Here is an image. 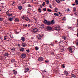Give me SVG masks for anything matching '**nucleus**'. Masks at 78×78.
Returning <instances> with one entry per match:
<instances>
[{
  "label": "nucleus",
  "mask_w": 78,
  "mask_h": 78,
  "mask_svg": "<svg viewBox=\"0 0 78 78\" xmlns=\"http://www.w3.org/2000/svg\"><path fill=\"white\" fill-rule=\"evenodd\" d=\"M45 2H43V3L42 4V5L44 6V5H45Z\"/></svg>",
  "instance_id": "42"
},
{
  "label": "nucleus",
  "mask_w": 78,
  "mask_h": 78,
  "mask_svg": "<svg viewBox=\"0 0 78 78\" xmlns=\"http://www.w3.org/2000/svg\"><path fill=\"white\" fill-rule=\"evenodd\" d=\"M62 20H66V18H65V17H64L62 19Z\"/></svg>",
  "instance_id": "41"
},
{
  "label": "nucleus",
  "mask_w": 78,
  "mask_h": 78,
  "mask_svg": "<svg viewBox=\"0 0 78 78\" xmlns=\"http://www.w3.org/2000/svg\"><path fill=\"white\" fill-rule=\"evenodd\" d=\"M62 39H64L65 40H66V39H67L66 37L65 36H62Z\"/></svg>",
  "instance_id": "14"
},
{
  "label": "nucleus",
  "mask_w": 78,
  "mask_h": 78,
  "mask_svg": "<svg viewBox=\"0 0 78 78\" xmlns=\"http://www.w3.org/2000/svg\"><path fill=\"white\" fill-rule=\"evenodd\" d=\"M19 10H21L22 9V6L21 5L19 6L18 7Z\"/></svg>",
  "instance_id": "12"
},
{
  "label": "nucleus",
  "mask_w": 78,
  "mask_h": 78,
  "mask_svg": "<svg viewBox=\"0 0 78 78\" xmlns=\"http://www.w3.org/2000/svg\"><path fill=\"white\" fill-rule=\"evenodd\" d=\"M6 14L8 16H12V14H11L10 15V14H9V12L8 11H7L6 12Z\"/></svg>",
  "instance_id": "9"
},
{
  "label": "nucleus",
  "mask_w": 78,
  "mask_h": 78,
  "mask_svg": "<svg viewBox=\"0 0 78 78\" xmlns=\"http://www.w3.org/2000/svg\"><path fill=\"white\" fill-rule=\"evenodd\" d=\"M46 29L48 31H51L53 30V28L51 27L50 26H48Z\"/></svg>",
  "instance_id": "3"
},
{
  "label": "nucleus",
  "mask_w": 78,
  "mask_h": 78,
  "mask_svg": "<svg viewBox=\"0 0 78 78\" xmlns=\"http://www.w3.org/2000/svg\"><path fill=\"white\" fill-rule=\"evenodd\" d=\"M55 1L57 3H61V1L59 0H55Z\"/></svg>",
  "instance_id": "25"
},
{
  "label": "nucleus",
  "mask_w": 78,
  "mask_h": 78,
  "mask_svg": "<svg viewBox=\"0 0 78 78\" xmlns=\"http://www.w3.org/2000/svg\"><path fill=\"white\" fill-rule=\"evenodd\" d=\"M48 22V21L46 20H44V23H45V24H47Z\"/></svg>",
  "instance_id": "16"
},
{
  "label": "nucleus",
  "mask_w": 78,
  "mask_h": 78,
  "mask_svg": "<svg viewBox=\"0 0 78 78\" xmlns=\"http://www.w3.org/2000/svg\"><path fill=\"white\" fill-rule=\"evenodd\" d=\"M6 36H4V40H6V39H7L6 38Z\"/></svg>",
  "instance_id": "40"
},
{
  "label": "nucleus",
  "mask_w": 78,
  "mask_h": 78,
  "mask_svg": "<svg viewBox=\"0 0 78 78\" xmlns=\"http://www.w3.org/2000/svg\"><path fill=\"white\" fill-rule=\"evenodd\" d=\"M41 8H42V5H40Z\"/></svg>",
  "instance_id": "54"
},
{
  "label": "nucleus",
  "mask_w": 78,
  "mask_h": 78,
  "mask_svg": "<svg viewBox=\"0 0 78 78\" xmlns=\"http://www.w3.org/2000/svg\"><path fill=\"white\" fill-rule=\"evenodd\" d=\"M24 50V48H21L20 50V51H23Z\"/></svg>",
  "instance_id": "17"
},
{
  "label": "nucleus",
  "mask_w": 78,
  "mask_h": 78,
  "mask_svg": "<svg viewBox=\"0 0 78 78\" xmlns=\"http://www.w3.org/2000/svg\"><path fill=\"white\" fill-rule=\"evenodd\" d=\"M60 28L61 27L59 26H57L55 28V30H56L57 31H59L60 30Z\"/></svg>",
  "instance_id": "1"
},
{
  "label": "nucleus",
  "mask_w": 78,
  "mask_h": 78,
  "mask_svg": "<svg viewBox=\"0 0 78 78\" xmlns=\"http://www.w3.org/2000/svg\"><path fill=\"white\" fill-rule=\"evenodd\" d=\"M38 11H39V12H42V10H41V9L40 8H39L38 9Z\"/></svg>",
  "instance_id": "28"
},
{
  "label": "nucleus",
  "mask_w": 78,
  "mask_h": 78,
  "mask_svg": "<svg viewBox=\"0 0 78 78\" xmlns=\"http://www.w3.org/2000/svg\"><path fill=\"white\" fill-rule=\"evenodd\" d=\"M55 43H57V42H58V41H55Z\"/></svg>",
  "instance_id": "62"
},
{
  "label": "nucleus",
  "mask_w": 78,
  "mask_h": 78,
  "mask_svg": "<svg viewBox=\"0 0 78 78\" xmlns=\"http://www.w3.org/2000/svg\"><path fill=\"white\" fill-rule=\"evenodd\" d=\"M40 28H44V24H41Z\"/></svg>",
  "instance_id": "19"
},
{
  "label": "nucleus",
  "mask_w": 78,
  "mask_h": 78,
  "mask_svg": "<svg viewBox=\"0 0 78 78\" xmlns=\"http://www.w3.org/2000/svg\"><path fill=\"white\" fill-rule=\"evenodd\" d=\"M75 14L76 16H77V14L78 13H75Z\"/></svg>",
  "instance_id": "59"
},
{
  "label": "nucleus",
  "mask_w": 78,
  "mask_h": 78,
  "mask_svg": "<svg viewBox=\"0 0 78 78\" xmlns=\"http://www.w3.org/2000/svg\"><path fill=\"white\" fill-rule=\"evenodd\" d=\"M50 45H51V46H53V45H54L53 44V43H51V44H50Z\"/></svg>",
  "instance_id": "51"
},
{
  "label": "nucleus",
  "mask_w": 78,
  "mask_h": 78,
  "mask_svg": "<svg viewBox=\"0 0 78 78\" xmlns=\"http://www.w3.org/2000/svg\"><path fill=\"white\" fill-rule=\"evenodd\" d=\"M61 50L62 51H61V52H62V51H64V49L63 48L62 49H61Z\"/></svg>",
  "instance_id": "45"
},
{
  "label": "nucleus",
  "mask_w": 78,
  "mask_h": 78,
  "mask_svg": "<svg viewBox=\"0 0 78 78\" xmlns=\"http://www.w3.org/2000/svg\"><path fill=\"white\" fill-rule=\"evenodd\" d=\"M12 50H15V48H12V49H11Z\"/></svg>",
  "instance_id": "49"
},
{
  "label": "nucleus",
  "mask_w": 78,
  "mask_h": 78,
  "mask_svg": "<svg viewBox=\"0 0 78 78\" xmlns=\"http://www.w3.org/2000/svg\"><path fill=\"white\" fill-rule=\"evenodd\" d=\"M75 4H73L72 5L73 6H75Z\"/></svg>",
  "instance_id": "58"
},
{
  "label": "nucleus",
  "mask_w": 78,
  "mask_h": 78,
  "mask_svg": "<svg viewBox=\"0 0 78 78\" xmlns=\"http://www.w3.org/2000/svg\"><path fill=\"white\" fill-rule=\"evenodd\" d=\"M27 19L28 20L29 22H30V21H31V20H30V19H29V18H28V17H27Z\"/></svg>",
  "instance_id": "38"
},
{
  "label": "nucleus",
  "mask_w": 78,
  "mask_h": 78,
  "mask_svg": "<svg viewBox=\"0 0 78 78\" xmlns=\"http://www.w3.org/2000/svg\"><path fill=\"white\" fill-rule=\"evenodd\" d=\"M38 60L40 62H41V61H42L43 60H44V58L42 57H40L38 58Z\"/></svg>",
  "instance_id": "2"
},
{
  "label": "nucleus",
  "mask_w": 78,
  "mask_h": 78,
  "mask_svg": "<svg viewBox=\"0 0 78 78\" xmlns=\"http://www.w3.org/2000/svg\"><path fill=\"white\" fill-rule=\"evenodd\" d=\"M71 78H76V76L74 74H72L71 75Z\"/></svg>",
  "instance_id": "7"
},
{
  "label": "nucleus",
  "mask_w": 78,
  "mask_h": 78,
  "mask_svg": "<svg viewBox=\"0 0 78 78\" xmlns=\"http://www.w3.org/2000/svg\"><path fill=\"white\" fill-rule=\"evenodd\" d=\"M4 56H9V54L8 53H6L4 54Z\"/></svg>",
  "instance_id": "21"
},
{
  "label": "nucleus",
  "mask_w": 78,
  "mask_h": 78,
  "mask_svg": "<svg viewBox=\"0 0 78 78\" xmlns=\"http://www.w3.org/2000/svg\"><path fill=\"white\" fill-rule=\"evenodd\" d=\"M26 51H27V53H30V49L26 50Z\"/></svg>",
  "instance_id": "37"
},
{
  "label": "nucleus",
  "mask_w": 78,
  "mask_h": 78,
  "mask_svg": "<svg viewBox=\"0 0 78 78\" xmlns=\"http://www.w3.org/2000/svg\"><path fill=\"white\" fill-rule=\"evenodd\" d=\"M66 10H67V11H68V12L70 11V10L69 9V8H67V9H66Z\"/></svg>",
  "instance_id": "46"
},
{
  "label": "nucleus",
  "mask_w": 78,
  "mask_h": 78,
  "mask_svg": "<svg viewBox=\"0 0 78 78\" xmlns=\"http://www.w3.org/2000/svg\"><path fill=\"white\" fill-rule=\"evenodd\" d=\"M1 15H0V22H2L3 20V19L2 18L0 17Z\"/></svg>",
  "instance_id": "22"
},
{
  "label": "nucleus",
  "mask_w": 78,
  "mask_h": 78,
  "mask_svg": "<svg viewBox=\"0 0 78 78\" xmlns=\"http://www.w3.org/2000/svg\"><path fill=\"white\" fill-rule=\"evenodd\" d=\"M25 20L26 21H28V20H27V19L25 18Z\"/></svg>",
  "instance_id": "57"
},
{
  "label": "nucleus",
  "mask_w": 78,
  "mask_h": 78,
  "mask_svg": "<svg viewBox=\"0 0 78 78\" xmlns=\"http://www.w3.org/2000/svg\"><path fill=\"white\" fill-rule=\"evenodd\" d=\"M49 8H51V9H52V8H53V7H51V4L49 5Z\"/></svg>",
  "instance_id": "36"
},
{
  "label": "nucleus",
  "mask_w": 78,
  "mask_h": 78,
  "mask_svg": "<svg viewBox=\"0 0 78 78\" xmlns=\"http://www.w3.org/2000/svg\"><path fill=\"white\" fill-rule=\"evenodd\" d=\"M20 44H19L18 45V46L19 47H20Z\"/></svg>",
  "instance_id": "60"
},
{
  "label": "nucleus",
  "mask_w": 78,
  "mask_h": 78,
  "mask_svg": "<svg viewBox=\"0 0 78 78\" xmlns=\"http://www.w3.org/2000/svg\"><path fill=\"white\" fill-rule=\"evenodd\" d=\"M14 3H15L14 2H13L12 3V5H13L14 4Z\"/></svg>",
  "instance_id": "53"
},
{
  "label": "nucleus",
  "mask_w": 78,
  "mask_h": 78,
  "mask_svg": "<svg viewBox=\"0 0 78 78\" xmlns=\"http://www.w3.org/2000/svg\"><path fill=\"white\" fill-rule=\"evenodd\" d=\"M25 43H23L22 44V45L23 47H25L26 46V45H25Z\"/></svg>",
  "instance_id": "20"
},
{
  "label": "nucleus",
  "mask_w": 78,
  "mask_h": 78,
  "mask_svg": "<svg viewBox=\"0 0 78 78\" xmlns=\"http://www.w3.org/2000/svg\"><path fill=\"white\" fill-rule=\"evenodd\" d=\"M64 73H65V74H68L69 73H68V72L65 71H64Z\"/></svg>",
  "instance_id": "32"
},
{
  "label": "nucleus",
  "mask_w": 78,
  "mask_h": 78,
  "mask_svg": "<svg viewBox=\"0 0 78 78\" xmlns=\"http://www.w3.org/2000/svg\"><path fill=\"white\" fill-rule=\"evenodd\" d=\"M45 2L46 4H48L49 3V1L48 0H45Z\"/></svg>",
  "instance_id": "26"
},
{
  "label": "nucleus",
  "mask_w": 78,
  "mask_h": 78,
  "mask_svg": "<svg viewBox=\"0 0 78 78\" xmlns=\"http://www.w3.org/2000/svg\"><path fill=\"white\" fill-rule=\"evenodd\" d=\"M64 65H65V64H63L62 65V68H65V66H64Z\"/></svg>",
  "instance_id": "31"
},
{
  "label": "nucleus",
  "mask_w": 78,
  "mask_h": 78,
  "mask_svg": "<svg viewBox=\"0 0 78 78\" xmlns=\"http://www.w3.org/2000/svg\"><path fill=\"white\" fill-rule=\"evenodd\" d=\"M76 5H78V3H76Z\"/></svg>",
  "instance_id": "64"
},
{
  "label": "nucleus",
  "mask_w": 78,
  "mask_h": 78,
  "mask_svg": "<svg viewBox=\"0 0 78 78\" xmlns=\"http://www.w3.org/2000/svg\"><path fill=\"white\" fill-rule=\"evenodd\" d=\"M43 10L44 11H47V8H45L43 9Z\"/></svg>",
  "instance_id": "35"
},
{
  "label": "nucleus",
  "mask_w": 78,
  "mask_h": 78,
  "mask_svg": "<svg viewBox=\"0 0 78 78\" xmlns=\"http://www.w3.org/2000/svg\"><path fill=\"white\" fill-rule=\"evenodd\" d=\"M30 24H29L28 25V27H30Z\"/></svg>",
  "instance_id": "63"
},
{
  "label": "nucleus",
  "mask_w": 78,
  "mask_h": 78,
  "mask_svg": "<svg viewBox=\"0 0 78 78\" xmlns=\"http://www.w3.org/2000/svg\"><path fill=\"white\" fill-rule=\"evenodd\" d=\"M26 56H27V55L25 54H21V57L22 58H24L26 57Z\"/></svg>",
  "instance_id": "5"
},
{
  "label": "nucleus",
  "mask_w": 78,
  "mask_h": 78,
  "mask_svg": "<svg viewBox=\"0 0 78 78\" xmlns=\"http://www.w3.org/2000/svg\"><path fill=\"white\" fill-rule=\"evenodd\" d=\"M24 0H22V4H25V3H26V1H24V2H23V1H24Z\"/></svg>",
  "instance_id": "30"
},
{
  "label": "nucleus",
  "mask_w": 78,
  "mask_h": 78,
  "mask_svg": "<svg viewBox=\"0 0 78 78\" xmlns=\"http://www.w3.org/2000/svg\"><path fill=\"white\" fill-rule=\"evenodd\" d=\"M13 74L14 75H16V74H17V72L16 71V70H13Z\"/></svg>",
  "instance_id": "11"
},
{
  "label": "nucleus",
  "mask_w": 78,
  "mask_h": 78,
  "mask_svg": "<svg viewBox=\"0 0 78 78\" xmlns=\"http://www.w3.org/2000/svg\"><path fill=\"white\" fill-rule=\"evenodd\" d=\"M73 11H76V7L73 8Z\"/></svg>",
  "instance_id": "39"
},
{
  "label": "nucleus",
  "mask_w": 78,
  "mask_h": 78,
  "mask_svg": "<svg viewBox=\"0 0 78 78\" xmlns=\"http://www.w3.org/2000/svg\"><path fill=\"white\" fill-rule=\"evenodd\" d=\"M28 7H31V6L30 4H29L28 5Z\"/></svg>",
  "instance_id": "47"
},
{
  "label": "nucleus",
  "mask_w": 78,
  "mask_h": 78,
  "mask_svg": "<svg viewBox=\"0 0 78 78\" xmlns=\"http://www.w3.org/2000/svg\"><path fill=\"white\" fill-rule=\"evenodd\" d=\"M19 20L17 18H16L15 19V22H19Z\"/></svg>",
  "instance_id": "23"
},
{
  "label": "nucleus",
  "mask_w": 78,
  "mask_h": 78,
  "mask_svg": "<svg viewBox=\"0 0 78 78\" xmlns=\"http://www.w3.org/2000/svg\"><path fill=\"white\" fill-rule=\"evenodd\" d=\"M47 25H51V22L50 21H48L47 23H46Z\"/></svg>",
  "instance_id": "15"
},
{
  "label": "nucleus",
  "mask_w": 78,
  "mask_h": 78,
  "mask_svg": "<svg viewBox=\"0 0 78 78\" xmlns=\"http://www.w3.org/2000/svg\"><path fill=\"white\" fill-rule=\"evenodd\" d=\"M31 39H34V37H32L31 38Z\"/></svg>",
  "instance_id": "55"
},
{
  "label": "nucleus",
  "mask_w": 78,
  "mask_h": 78,
  "mask_svg": "<svg viewBox=\"0 0 78 78\" xmlns=\"http://www.w3.org/2000/svg\"><path fill=\"white\" fill-rule=\"evenodd\" d=\"M51 55H54V53H53V52H52L51 53Z\"/></svg>",
  "instance_id": "56"
},
{
  "label": "nucleus",
  "mask_w": 78,
  "mask_h": 78,
  "mask_svg": "<svg viewBox=\"0 0 78 78\" xmlns=\"http://www.w3.org/2000/svg\"><path fill=\"white\" fill-rule=\"evenodd\" d=\"M48 11V12H51V9H48L47 10Z\"/></svg>",
  "instance_id": "33"
},
{
  "label": "nucleus",
  "mask_w": 78,
  "mask_h": 78,
  "mask_svg": "<svg viewBox=\"0 0 78 78\" xmlns=\"http://www.w3.org/2000/svg\"><path fill=\"white\" fill-rule=\"evenodd\" d=\"M75 2L76 3H78V0H76Z\"/></svg>",
  "instance_id": "43"
},
{
  "label": "nucleus",
  "mask_w": 78,
  "mask_h": 78,
  "mask_svg": "<svg viewBox=\"0 0 78 78\" xmlns=\"http://www.w3.org/2000/svg\"><path fill=\"white\" fill-rule=\"evenodd\" d=\"M28 70H29L28 68H27V69H26L24 71V73H27V72H28Z\"/></svg>",
  "instance_id": "13"
},
{
  "label": "nucleus",
  "mask_w": 78,
  "mask_h": 78,
  "mask_svg": "<svg viewBox=\"0 0 78 78\" xmlns=\"http://www.w3.org/2000/svg\"><path fill=\"white\" fill-rule=\"evenodd\" d=\"M54 16H59V14L56 13H55L54 14Z\"/></svg>",
  "instance_id": "24"
},
{
  "label": "nucleus",
  "mask_w": 78,
  "mask_h": 78,
  "mask_svg": "<svg viewBox=\"0 0 78 78\" xmlns=\"http://www.w3.org/2000/svg\"><path fill=\"white\" fill-rule=\"evenodd\" d=\"M15 62V59H13L11 60V62L13 63V62Z\"/></svg>",
  "instance_id": "29"
},
{
  "label": "nucleus",
  "mask_w": 78,
  "mask_h": 78,
  "mask_svg": "<svg viewBox=\"0 0 78 78\" xmlns=\"http://www.w3.org/2000/svg\"><path fill=\"white\" fill-rule=\"evenodd\" d=\"M45 62L46 63H48V62H48V61H45Z\"/></svg>",
  "instance_id": "50"
},
{
  "label": "nucleus",
  "mask_w": 78,
  "mask_h": 78,
  "mask_svg": "<svg viewBox=\"0 0 78 78\" xmlns=\"http://www.w3.org/2000/svg\"><path fill=\"white\" fill-rule=\"evenodd\" d=\"M42 37V35L41 34H38L37 36V38L39 39V40H41V38Z\"/></svg>",
  "instance_id": "4"
},
{
  "label": "nucleus",
  "mask_w": 78,
  "mask_h": 78,
  "mask_svg": "<svg viewBox=\"0 0 78 78\" xmlns=\"http://www.w3.org/2000/svg\"><path fill=\"white\" fill-rule=\"evenodd\" d=\"M38 31V29L37 28H34L33 29V31L34 33H36Z\"/></svg>",
  "instance_id": "6"
},
{
  "label": "nucleus",
  "mask_w": 78,
  "mask_h": 78,
  "mask_svg": "<svg viewBox=\"0 0 78 78\" xmlns=\"http://www.w3.org/2000/svg\"><path fill=\"white\" fill-rule=\"evenodd\" d=\"M54 20H52V21H51V24H55V22H54Z\"/></svg>",
  "instance_id": "18"
},
{
  "label": "nucleus",
  "mask_w": 78,
  "mask_h": 78,
  "mask_svg": "<svg viewBox=\"0 0 78 78\" xmlns=\"http://www.w3.org/2000/svg\"><path fill=\"white\" fill-rule=\"evenodd\" d=\"M77 27H78V20H77Z\"/></svg>",
  "instance_id": "44"
},
{
  "label": "nucleus",
  "mask_w": 78,
  "mask_h": 78,
  "mask_svg": "<svg viewBox=\"0 0 78 78\" xmlns=\"http://www.w3.org/2000/svg\"><path fill=\"white\" fill-rule=\"evenodd\" d=\"M35 49L36 50H39V48H38V47L36 46L35 47Z\"/></svg>",
  "instance_id": "34"
},
{
  "label": "nucleus",
  "mask_w": 78,
  "mask_h": 78,
  "mask_svg": "<svg viewBox=\"0 0 78 78\" xmlns=\"http://www.w3.org/2000/svg\"><path fill=\"white\" fill-rule=\"evenodd\" d=\"M9 21H12V20H13V18H9Z\"/></svg>",
  "instance_id": "27"
},
{
  "label": "nucleus",
  "mask_w": 78,
  "mask_h": 78,
  "mask_svg": "<svg viewBox=\"0 0 78 78\" xmlns=\"http://www.w3.org/2000/svg\"><path fill=\"white\" fill-rule=\"evenodd\" d=\"M76 44L78 45V40H77V41L76 42Z\"/></svg>",
  "instance_id": "48"
},
{
  "label": "nucleus",
  "mask_w": 78,
  "mask_h": 78,
  "mask_svg": "<svg viewBox=\"0 0 78 78\" xmlns=\"http://www.w3.org/2000/svg\"><path fill=\"white\" fill-rule=\"evenodd\" d=\"M69 52H70V53H72V48H69Z\"/></svg>",
  "instance_id": "10"
},
{
  "label": "nucleus",
  "mask_w": 78,
  "mask_h": 78,
  "mask_svg": "<svg viewBox=\"0 0 78 78\" xmlns=\"http://www.w3.org/2000/svg\"><path fill=\"white\" fill-rule=\"evenodd\" d=\"M21 40L23 42H24V41H25V38L23 37H21Z\"/></svg>",
  "instance_id": "8"
},
{
  "label": "nucleus",
  "mask_w": 78,
  "mask_h": 78,
  "mask_svg": "<svg viewBox=\"0 0 78 78\" xmlns=\"http://www.w3.org/2000/svg\"><path fill=\"white\" fill-rule=\"evenodd\" d=\"M25 27H27L28 25H27V24H26L25 25Z\"/></svg>",
  "instance_id": "61"
},
{
  "label": "nucleus",
  "mask_w": 78,
  "mask_h": 78,
  "mask_svg": "<svg viewBox=\"0 0 78 78\" xmlns=\"http://www.w3.org/2000/svg\"><path fill=\"white\" fill-rule=\"evenodd\" d=\"M19 32H17V31H16V34H19Z\"/></svg>",
  "instance_id": "52"
}]
</instances>
